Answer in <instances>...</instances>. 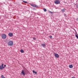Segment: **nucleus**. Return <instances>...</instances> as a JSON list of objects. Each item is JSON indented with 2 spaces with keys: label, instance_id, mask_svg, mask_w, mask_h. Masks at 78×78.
I'll use <instances>...</instances> for the list:
<instances>
[{
  "label": "nucleus",
  "instance_id": "1",
  "mask_svg": "<svg viewBox=\"0 0 78 78\" xmlns=\"http://www.w3.org/2000/svg\"><path fill=\"white\" fill-rule=\"evenodd\" d=\"M8 45L9 46H12L13 45V42L12 41H9L8 43Z\"/></svg>",
  "mask_w": 78,
  "mask_h": 78
},
{
  "label": "nucleus",
  "instance_id": "2",
  "mask_svg": "<svg viewBox=\"0 0 78 78\" xmlns=\"http://www.w3.org/2000/svg\"><path fill=\"white\" fill-rule=\"evenodd\" d=\"M54 3L55 4L58 5V4H59V3H60V1L58 0H55V1Z\"/></svg>",
  "mask_w": 78,
  "mask_h": 78
},
{
  "label": "nucleus",
  "instance_id": "3",
  "mask_svg": "<svg viewBox=\"0 0 78 78\" xmlns=\"http://www.w3.org/2000/svg\"><path fill=\"white\" fill-rule=\"evenodd\" d=\"M2 38L3 39H5L6 38V35L5 34H2Z\"/></svg>",
  "mask_w": 78,
  "mask_h": 78
},
{
  "label": "nucleus",
  "instance_id": "4",
  "mask_svg": "<svg viewBox=\"0 0 78 78\" xmlns=\"http://www.w3.org/2000/svg\"><path fill=\"white\" fill-rule=\"evenodd\" d=\"M21 75H23V76H25V73L23 70H22L21 73Z\"/></svg>",
  "mask_w": 78,
  "mask_h": 78
},
{
  "label": "nucleus",
  "instance_id": "5",
  "mask_svg": "<svg viewBox=\"0 0 78 78\" xmlns=\"http://www.w3.org/2000/svg\"><path fill=\"white\" fill-rule=\"evenodd\" d=\"M5 67L3 66V64H2L1 65H0V70H2L3 69H5Z\"/></svg>",
  "mask_w": 78,
  "mask_h": 78
},
{
  "label": "nucleus",
  "instance_id": "6",
  "mask_svg": "<svg viewBox=\"0 0 78 78\" xmlns=\"http://www.w3.org/2000/svg\"><path fill=\"white\" fill-rule=\"evenodd\" d=\"M54 55H55V58H59V55H58V54H56V53H55L54 54Z\"/></svg>",
  "mask_w": 78,
  "mask_h": 78
},
{
  "label": "nucleus",
  "instance_id": "7",
  "mask_svg": "<svg viewBox=\"0 0 78 78\" xmlns=\"http://www.w3.org/2000/svg\"><path fill=\"white\" fill-rule=\"evenodd\" d=\"M8 35L10 37H12L13 36V33H10Z\"/></svg>",
  "mask_w": 78,
  "mask_h": 78
},
{
  "label": "nucleus",
  "instance_id": "8",
  "mask_svg": "<svg viewBox=\"0 0 78 78\" xmlns=\"http://www.w3.org/2000/svg\"><path fill=\"white\" fill-rule=\"evenodd\" d=\"M41 46L43 47H45L46 46V44L45 43H43V44H41Z\"/></svg>",
  "mask_w": 78,
  "mask_h": 78
},
{
  "label": "nucleus",
  "instance_id": "9",
  "mask_svg": "<svg viewBox=\"0 0 78 78\" xmlns=\"http://www.w3.org/2000/svg\"><path fill=\"white\" fill-rule=\"evenodd\" d=\"M31 5L33 6V7H38V6L35 5V4H32Z\"/></svg>",
  "mask_w": 78,
  "mask_h": 78
},
{
  "label": "nucleus",
  "instance_id": "10",
  "mask_svg": "<svg viewBox=\"0 0 78 78\" xmlns=\"http://www.w3.org/2000/svg\"><path fill=\"white\" fill-rule=\"evenodd\" d=\"M69 67L70 69H72V68H73V65H70L69 66Z\"/></svg>",
  "mask_w": 78,
  "mask_h": 78
},
{
  "label": "nucleus",
  "instance_id": "11",
  "mask_svg": "<svg viewBox=\"0 0 78 78\" xmlns=\"http://www.w3.org/2000/svg\"><path fill=\"white\" fill-rule=\"evenodd\" d=\"M61 11L62 12H65V9H62Z\"/></svg>",
  "mask_w": 78,
  "mask_h": 78
},
{
  "label": "nucleus",
  "instance_id": "12",
  "mask_svg": "<svg viewBox=\"0 0 78 78\" xmlns=\"http://www.w3.org/2000/svg\"><path fill=\"white\" fill-rule=\"evenodd\" d=\"M20 51L21 53H24V51L23 49L21 50Z\"/></svg>",
  "mask_w": 78,
  "mask_h": 78
},
{
  "label": "nucleus",
  "instance_id": "13",
  "mask_svg": "<svg viewBox=\"0 0 78 78\" xmlns=\"http://www.w3.org/2000/svg\"><path fill=\"white\" fill-rule=\"evenodd\" d=\"M23 2H24V3H27V2L25 1H23Z\"/></svg>",
  "mask_w": 78,
  "mask_h": 78
},
{
  "label": "nucleus",
  "instance_id": "14",
  "mask_svg": "<svg viewBox=\"0 0 78 78\" xmlns=\"http://www.w3.org/2000/svg\"><path fill=\"white\" fill-rule=\"evenodd\" d=\"M1 78H5V77H4V76L3 75H1Z\"/></svg>",
  "mask_w": 78,
  "mask_h": 78
},
{
  "label": "nucleus",
  "instance_id": "15",
  "mask_svg": "<svg viewBox=\"0 0 78 78\" xmlns=\"http://www.w3.org/2000/svg\"><path fill=\"white\" fill-rule=\"evenodd\" d=\"M44 12H46V11H47V9H44Z\"/></svg>",
  "mask_w": 78,
  "mask_h": 78
},
{
  "label": "nucleus",
  "instance_id": "16",
  "mask_svg": "<svg viewBox=\"0 0 78 78\" xmlns=\"http://www.w3.org/2000/svg\"><path fill=\"white\" fill-rule=\"evenodd\" d=\"M49 37H50V38H52V36H50Z\"/></svg>",
  "mask_w": 78,
  "mask_h": 78
},
{
  "label": "nucleus",
  "instance_id": "17",
  "mask_svg": "<svg viewBox=\"0 0 78 78\" xmlns=\"http://www.w3.org/2000/svg\"><path fill=\"white\" fill-rule=\"evenodd\" d=\"M33 39L34 40H36V39L35 37L34 38H33Z\"/></svg>",
  "mask_w": 78,
  "mask_h": 78
},
{
  "label": "nucleus",
  "instance_id": "18",
  "mask_svg": "<svg viewBox=\"0 0 78 78\" xmlns=\"http://www.w3.org/2000/svg\"><path fill=\"white\" fill-rule=\"evenodd\" d=\"M33 73H35V71H33Z\"/></svg>",
  "mask_w": 78,
  "mask_h": 78
},
{
  "label": "nucleus",
  "instance_id": "19",
  "mask_svg": "<svg viewBox=\"0 0 78 78\" xmlns=\"http://www.w3.org/2000/svg\"><path fill=\"white\" fill-rule=\"evenodd\" d=\"M35 74H37V72H35Z\"/></svg>",
  "mask_w": 78,
  "mask_h": 78
},
{
  "label": "nucleus",
  "instance_id": "20",
  "mask_svg": "<svg viewBox=\"0 0 78 78\" xmlns=\"http://www.w3.org/2000/svg\"><path fill=\"white\" fill-rule=\"evenodd\" d=\"M76 20H77V21H78V18H77V19H76Z\"/></svg>",
  "mask_w": 78,
  "mask_h": 78
},
{
  "label": "nucleus",
  "instance_id": "21",
  "mask_svg": "<svg viewBox=\"0 0 78 78\" xmlns=\"http://www.w3.org/2000/svg\"><path fill=\"white\" fill-rule=\"evenodd\" d=\"M76 6L77 8H78V5H76Z\"/></svg>",
  "mask_w": 78,
  "mask_h": 78
},
{
  "label": "nucleus",
  "instance_id": "22",
  "mask_svg": "<svg viewBox=\"0 0 78 78\" xmlns=\"http://www.w3.org/2000/svg\"><path fill=\"white\" fill-rule=\"evenodd\" d=\"M49 12H51V13L52 12H51L50 11H49Z\"/></svg>",
  "mask_w": 78,
  "mask_h": 78
},
{
  "label": "nucleus",
  "instance_id": "23",
  "mask_svg": "<svg viewBox=\"0 0 78 78\" xmlns=\"http://www.w3.org/2000/svg\"><path fill=\"white\" fill-rule=\"evenodd\" d=\"M4 66V67H6V65H5Z\"/></svg>",
  "mask_w": 78,
  "mask_h": 78
},
{
  "label": "nucleus",
  "instance_id": "24",
  "mask_svg": "<svg viewBox=\"0 0 78 78\" xmlns=\"http://www.w3.org/2000/svg\"><path fill=\"white\" fill-rule=\"evenodd\" d=\"M72 78H76L74 77H72Z\"/></svg>",
  "mask_w": 78,
  "mask_h": 78
}]
</instances>
